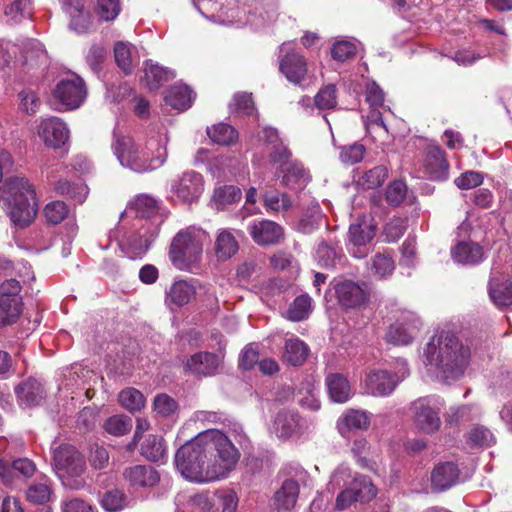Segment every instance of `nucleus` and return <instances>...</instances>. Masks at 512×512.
Segmentation results:
<instances>
[{"label":"nucleus","instance_id":"de8ad7c7","mask_svg":"<svg viewBox=\"0 0 512 512\" xmlns=\"http://www.w3.org/2000/svg\"><path fill=\"white\" fill-rule=\"evenodd\" d=\"M114 57L118 67L126 74L134 69L132 60V46L125 42H117L114 46Z\"/></svg>","mask_w":512,"mask_h":512},{"label":"nucleus","instance_id":"09e8293b","mask_svg":"<svg viewBox=\"0 0 512 512\" xmlns=\"http://www.w3.org/2000/svg\"><path fill=\"white\" fill-rule=\"evenodd\" d=\"M210 139L220 145H229L237 138L236 130L228 124L219 123L207 130Z\"/></svg>","mask_w":512,"mask_h":512},{"label":"nucleus","instance_id":"5fc2aeb1","mask_svg":"<svg viewBox=\"0 0 512 512\" xmlns=\"http://www.w3.org/2000/svg\"><path fill=\"white\" fill-rule=\"evenodd\" d=\"M230 110L240 116H250L255 110L252 94L246 92H238L234 95L230 103Z\"/></svg>","mask_w":512,"mask_h":512},{"label":"nucleus","instance_id":"4468645a","mask_svg":"<svg viewBox=\"0 0 512 512\" xmlns=\"http://www.w3.org/2000/svg\"><path fill=\"white\" fill-rule=\"evenodd\" d=\"M203 190V177L200 173L193 170L183 172L171 184L173 194L184 203H192L198 200Z\"/></svg>","mask_w":512,"mask_h":512},{"label":"nucleus","instance_id":"2f4dec72","mask_svg":"<svg viewBox=\"0 0 512 512\" xmlns=\"http://www.w3.org/2000/svg\"><path fill=\"white\" fill-rule=\"evenodd\" d=\"M299 496V484L293 479H286L275 493L277 509L289 511L296 505Z\"/></svg>","mask_w":512,"mask_h":512},{"label":"nucleus","instance_id":"ea45409f","mask_svg":"<svg viewBox=\"0 0 512 512\" xmlns=\"http://www.w3.org/2000/svg\"><path fill=\"white\" fill-rule=\"evenodd\" d=\"M263 203L267 211L286 212L292 207V200L287 193L269 190L263 194Z\"/></svg>","mask_w":512,"mask_h":512},{"label":"nucleus","instance_id":"412c9836","mask_svg":"<svg viewBox=\"0 0 512 512\" xmlns=\"http://www.w3.org/2000/svg\"><path fill=\"white\" fill-rule=\"evenodd\" d=\"M339 304L345 308L361 307L367 300L363 287L351 280L339 281L334 285Z\"/></svg>","mask_w":512,"mask_h":512},{"label":"nucleus","instance_id":"6ab92c4d","mask_svg":"<svg viewBox=\"0 0 512 512\" xmlns=\"http://www.w3.org/2000/svg\"><path fill=\"white\" fill-rule=\"evenodd\" d=\"M425 173L433 181H445L449 177L450 165L445 151L439 146L430 144L425 148Z\"/></svg>","mask_w":512,"mask_h":512},{"label":"nucleus","instance_id":"20e7f679","mask_svg":"<svg viewBox=\"0 0 512 512\" xmlns=\"http://www.w3.org/2000/svg\"><path fill=\"white\" fill-rule=\"evenodd\" d=\"M0 198L9 208V217L18 228L29 226L38 213L34 186L24 177H12L0 188Z\"/></svg>","mask_w":512,"mask_h":512},{"label":"nucleus","instance_id":"7ed1b4c3","mask_svg":"<svg viewBox=\"0 0 512 512\" xmlns=\"http://www.w3.org/2000/svg\"><path fill=\"white\" fill-rule=\"evenodd\" d=\"M112 149L120 164L136 173L153 171L167 159L166 140L162 138H151L142 147L129 136L116 137Z\"/></svg>","mask_w":512,"mask_h":512},{"label":"nucleus","instance_id":"cd10ccee","mask_svg":"<svg viewBox=\"0 0 512 512\" xmlns=\"http://www.w3.org/2000/svg\"><path fill=\"white\" fill-rule=\"evenodd\" d=\"M18 404L24 408L37 406L44 398V389L34 378L22 381L15 387Z\"/></svg>","mask_w":512,"mask_h":512},{"label":"nucleus","instance_id":"f03ea898","mask_svg":"<svg viewBox=\"0 0 512 512\" xmlns=\"http://www.w3.org/2000/svg\"><path fill=\"white\" fill-rule=\"evenodd\" d=\"M424 356L425 365L435 368L436 377L443 382H449L463 376L470 361L471 351L456 334L441 331L428 342Z\"/></svg>","mask_w":512,"mask_h":512},{"label":"nucleus","instance_id":"0e129e2a","mask_svg":"<svg viewBox=\"0 0 512 512\" xmlns=\"http://www.w3.org/2000/svg\"><path fill=\"white\" fill-rule=\"evenodd\" d=\"M364 154L365 147L362 144L354 143L341 148L340 158L343 163L353 165L360 162Z\"/></svg>","mask_w":512,"mask_h":512},{"label":"nucleus","instance_id":"0eeeda50","mask_svg":"<svg viewBox=\"0 0 512 512\" xmlns=\"http://www.w3.org/2000/svg\"><path fill=\"white\" fill-rule=\"evenodd\" d=\"M158 233V223L155 221L133 225V231L120 242V249L131 260L142 259Z\"/></svg>","mask_w":512,"mask_h":512},{"label":"nucleus","instance_id":"5701e85b","mask_svg":"<svg viewBox=\"0 0 512 512\" xmlns=\"http://www.w3.org/2000/svg\"><path fill=\"white\" fill-rule=\"evenodd\" d=\"M278 173L281 185L292 190H301L310 181L308 171L297 160H291L284 164L279 168Z\"/></svg>","mask_w":512,"mask_h":512},{"label":"nucleus","instance_id":"aec40b11","mask_svg":"<svg viewBox=\"0 0 512 512\" xmlns=\"http://www.w3.org/2000/svg\"><path fill=\"white\" fill-rule=\"evenodd\" d=\"M38 134L45 145L54 149L63 147L69 140V129L58 117H51L41 122Z\"/></svg>","mask_w":512,"mask_h":512},{"label":"nucleus","instance_id":"4c0bfd02","mask_svg":"<svg viewBox=\"0 0 512 512\" xmlns=\"http://www.w3.org/2000/svg\"><path fill=\"white\" fill-rule=\"evenodd\" d=\"M22 313V298L0 299V327L14 324Z\"/></svg>","mask_w":512,"mask_h":512},{"label":"nucleus","instance_id":"a18cd8bd","mask_svg":"<svg viewBox=\"0 0 512 512\" xmlns=\"http://www.w3.org/2000/svg\"><path fill=\"white\" fill-rule=\"evenodd\" d=\"M32 14V0H12L5 8V15L14 23L31 18Z\"/></svg>","mask_w":512,"mask_h":512},{"label":"nucleus","instance_id":"f257e3e1","mask_svg":"<svg viewBox=\"0 0 512 512\" xmlns=\"http://www.w3.org/2000/svg\"><path fill=\"white\" fill-rule=\"evenodd\" d=\"M239 458L238 449L222 431L207 429L177 450L175 464L185 479L208 483L225 478Z\"/></svg>","mask_w":512,"mask_h":512},{"label":"nucleus","instance_id":"6e6d98bb","mask_svg":"<svg viewBox=\"0 0 512 512\" xmlns=\"http://www.w3.org/2000/svg\"><path fill=\"white\" fill-rule=\"evenodd\" d=\"M69 208L63 201H51L44 208V216L50 224L61 223L68 215Z\"/></svg>","mask_w":512,"mask_h":512},{"label":"nucleus","instance_id":"2eb2a0df","mask_svg":"<svg viewBox=\"0 0 512 512\" xmlns=\"http://www.w3.org/2000/svg\"><path fill=\"white\" fill-rule=\"evenodd\" d=\"M247 231L252 240L262 247L278 245L284 240L283 227L268 219L251 221Z\"/></svg>","mask_w":512,"mask_h":512},{"label":"nucleus","instance_id":"c85d7f7f","mask_svg":"<svg viewBox=\"0 0 512 512\" xmlns=\"http://www.w3.org/2000/svg\"><path fill=\"white\" fill-rule=\"evenodd\" d=\"M239 250V243L229 229H220L215 238L214 253L218 261L225 262Z\"/></svg>","mask_w":512,"mask_h":512},{"label":"nucleus","instance_id":"39448f33","mask_svg":"<svg viewBox=\"0 0 512 512\" xmlns=\"http://www.w3.org/2000/svg\"><path fill=\"white\" fill-rule=\"evenodd\" d=\"M211 241L209 234L198 227L180 230L172 239L169 259L180 271L193 272L202 260L203 247Z\"/></svg>","mask_w":512,"mask_h":512},{"label":"nucleus","instance_id":"6e6552de","mask_svg":"<svg viewBox=\"0 0 512 512\" xmlns=\"http://www.w3.org/2000/svg\"><path fill=\"white\" fill-rule=\"evenodd\" d=\"M376 235V225L372 218L362 215L353 222L348 231V251L357 259H363L370 253L368 244Z\"/></svg>","mask_w":512,"mask_h":512},{"label":"nucleus","instance_id":"ddd939ff","mask_svg":"<svg viewBox=\"0 0 512 512\" xmlns=\"http://www.w3.org/2000/svg\"><path fill=\"white\" fill-rule=\"evenodd\" d=\"M53 467L60 478L79 477L86 469L83 455L75 447L65 444L55 449Z\"/></svg>","mask_w":512,"mask_h":512},{"label":"nucleus","instance_id":"49530a36","mask_svg":"<svg viewBox=\"0 0 512 512\" xmlns=\"http://www.w3.org/2000/svg\"><path fill=\"white\" fill-rule=\"evenodd\" d=\"M132 419L126 415H114L109 417L103 424V429L110 435L120 437L132 429Z\"/></svg>","mask_w":512,"mask_h":512},{"label":"nucleus","instance_id":"9d476101","mask_svg":"<svg viewBox=\"0 0 512 512\" xmlns=\"http://www.w3.org/2000/svg\"><path fill=\"white\" fill-rule=\"evenodd\" d=\"M204 289L206 294L215 297L210 287L202 284L198 279H177L165 292V303L171 309H177L189 304L195 298L197 291Z\"/></svg>","mask_w":512,"mask_h":512},{"label":"nucleus","instance_id":"9b49d317","mask_svg":"<svg viewBox=\"0 0 512 512\" xmlns=\"http://www.w3.org/2000/svg\"><path fill=\"white\" fill-rule=\"evenodd\" d=\"M376 495L377 489L371 479L365 475H356L349 485L338 494L335 507L338 510H345L354 502H368Z\"/></svg>","mask_w":512,"mask_h":512},{"label":"nucleus","instance_id":"bf43d9fd","mask_svg":"<svg viewBox=\"0 0 512 512\" xmlns=\"http://www.w3.org/2000/svg\"><path fill=\"white\" fill-rule=\"evenodd\" d=\"M356 54V45L347 40L337 41L331 48V56L334 60L345 62Z\"/></svg>","mask_w":512,"mask_h":512},{"label":"nucleus","instance_id":"e433bc0d","mask_svg":"<svg viewBox=\"0 0 512 512\" xmlns=\"http://www.w3.org/2000/svg\"><path fill=\"white\" fill-rule=\"evenodd\" d=\"M51 494L52 488L47 477H42L39 481H33L25 492L27 501L34 505L46 504L49 502Z\"/></svg>","mask_w":512,"mask_h":512},{"label":"nucleus","instance_id":"1a4fd4ad","mask_svg":"<svg viewBox=\"0 0 512 512\" xmlns=\"http://www.w3.org/2000/svg\"><path fill=\"white\" fill-rule=\"evenodd\" d=\"M280 49L285 51L279 60V70L284 77L290 83L301 87L312 82L314 76L308 71L306 58L294 49H286V44H282Z\"/></svg>","mask_w":512,"mask_h":512},{"label":"nucleus","instance_id":"a878e982","mask_svg":"<svg viewBox=\"0 0 512 512\" xmlns=\"http://www.w3.org/2000/svg\"><path fill=\"white\" fill-rule=\"evenodd\" d=\"M221 358L212 352H198L192 355L185 367L193 374L200 376H213L218 372Z\"/></svg>","mask_w":512,"mask_h":512},{"label":"nucleus","instance_id":"37998d69","mask_svg":"<svg viewBox=\"0 0 512 512\" xmlns=\"http://www.w3.org/2000/svg\"><path fill=\"white\" fill-rule=\"evenodd\" d=\"M100 503L102 507L109 512L121 511L128 504L126 494L118 488L105 491L101 496Z\"/></svg>","mask_w":512,"mask_h":512},{"label":"nucleus","instance_id":"72a5a7b5","mask_svg":"<svg viewBox=\"0 0 512 512\" xmlns=\"http://www.w3.org/2000/svg\"><path fill=\"white\" fill-rule=\"evenodd\" d=\"M370 425L369 415L361 410H348L338 421L339 432L344 435L347 431L366 430Z\"/></svg>","mask_w":512,"mask_h":512},{"label":"nucleus","instance_id":"864d4df0","mask_svg":"<svg viewBox=\"0 0 512 512\" xmlns=\"http://www.w3.org/2000/svg\"><path fill=\"white\" fill-rule=\"evenodd\" d=\"M315 106L320 110H329L337 106V88L328 84L321 88L314 97Z\"/></svg>","mask_w":512,"mask_h":512},{"label":"nucleus","instance_id":"c03bdc74","mask_svg":"<svg viewBox=\"0 0 512 512\" xmlns=\"http://www.w3.org/2000/svg\"><path fill=\"white\" fill-rule=\"evenodd\" d=\"M312 309V299L307 294H302L294 299L287 311L288 319L302 321L308 317Z\"/></svg>","mask_w":512,"mask_h":512},{"label":"nucleus","instance_id":"052dcab7","mask_svg":"<svg viewBox=\"0 0 512 512\" xmlns=\"http://www.w3.org/2000/svg\"><path fill=\"white\" fill-rule=\"evenodd\" d=\"M407 229V221L402 218L391 219L384 227L385 241L393 243L398 241Z\"/></svg>","mask_w":512,"mask_h":512},{"label":"nucleus","instance_id":"f704fd0d","mask_svg":"<svg viewBox=\"0 0 512 512\" xmlns=\"http://www.w3.org/2000/svg\"><path fill=\"white\" fill-rule=\"evenodd\" d=\"M175 77L174 73L158 64L147 61L144 70V81L150 90L160 88L164 83Z\"/></svg>","mask_w":512,"mask_h":512},{"label":"nucleus","instance_id":"603ef678","mask_svg":"<svg viewBox=\"0 0 512 512\" xmlns=\"http://www.w3.org/2000/svg\"><path fill=\"white\" fill-rule=\"evenodd\" d=\"M387 176L388 170L385 166H376L363 174L359 184L365 189H375L384 183Z\"/></svg>","mask_w":512,"mask_h":512},{"label":"nucleus","instance_id":"680f3d73","mask_svg":"<svg viewBox=\"0 0 512 512\" xmlns=\"http://www.w3.org/2000/svg\"><path fill=\"white\" fill-rule=\"evenodd\" d=\"M153 407L157 414L168 417L176 412L178 404L171 396L163 393L155 396Z\"/></svg>","mask_w":512,"mask_h":512},{"label":"nucleus","instance_id":"c756f323","mask_svg":"<svg viewBox=\"0 0 512 512\" xmlns=\"http://www.w3.org/2000/svg\"><path fill=\"white\" fill-rule=\"evenodd\" d=\"M452 258L461 264L465 265H475L480 263L484 258L483 248L472 241L469 242H459L452 250H451Z\"/></svg>","mask_w":512,"mask_h":512},{"label":"nucleus","instance_id":"b1692460","mask_svg":"<svg viewBox=\"0 0 512 512\" xmlns=\"http://www.w3.org/2000/svg\"><path fill=\"white\" fill-rule=\"evenodd\" d=\"M460 470L454 462H443L434 467L431 473L433 491L442 492L459 482Z\"/></svg>","mask_w":512,"mask_h":512},{"label":"nucleus","instance_id":"338daca9","mask_svg":"<svg viewBox=\"0 0 512 512\" xmlns=\"http://www.w3.org/2000/svg\"><path fill=\"white\" fill-rule=\"evenodd\" d=\"M97 9L103 20H114L120 12L119 0H97Z\"/></svg>","mask_w":512,"mask_h":512},{"label":"nucleus","instance_id":"58836bf2","mask_svg":"<svg viewBox=\"0 0 512 512\" xmlns=\"http://www.w3.org/2000/svg\"><path fill=\"white\" fill-rule=\"evenodd\" d=\"M54 190L60 195L69 197L78 204H82L88 195V187L85 184L71 183L66 179H60L55 182Z\"/></svg>","mask_w":512,"mask_h":512},{"label":"nucleus","instance_id":"f8f14e48","mask_svg":"<svg viewBox=\"0 0 512 512\" xmlns=\"http://www.w3.org/2000/svg\"><path fill=\"white\" fill-rule=\"evenodd\" d=\"M306 430V423L298 411L280 408L272 418L271 432L280 440L301 437Z\"/></svg>","mask_w":512,"mask_h":512},{"label":"nucleus","instance_id":"69168bd1","mask_svg":"<svg viewBox=\"0 0 512 512\" xmlns=\"http://www.w3.org/2000/svg\"><path fill=\"white\" fill-rule=\"evenodd\" d=\"M259 361V351L253 344L246 345L240 353L238 365L243 370H251Z\"/></svg>","mask_w":512,"mask_h":512},{"label":"nucleus","instance_id":"423d86ee","mask_svg":"<svg viewBox=\"0 0 512 512\" xmlns=\"http://www.w3.org/2000/svg\"><path fill=\"white\" fill-rule=\"evenodd\" d=\"M444 401L439 396L421 397L411 403L415 426L426 434H433L440 429V413Z\"/></svg>","mask_w":512,"mask_h":512},{"label":"nucleus","instance_id":"8fccbe9b","mask_svg":"<svg viewBox=\"0 0 512 512\" xmlns=\"http://www.w3.org/2000/svg\"><path fill=\"white\" fill-rule=\"evenodd\" d=\"M467 443L471 447H489L495 443V437L487 427L476 425L468 432Z\"/></svg>","mask_w":512,"mask_h":512},{"label":"nucleus","instance_id":"7c9ffc66","mask_svg":"<svg viewBox=\"0 0 512 512\" xmlns=\"http://www.w3.org/2000/svg\"><path fill=\"white\" fill-rule=\"evenodd\" d=\"M325 383L330 398L337 403L346 402L351 396V387L347 378L340 373H330Z\"/></svg>","mask_w":512,"mask_h":512},{"label":"nucleus","instance_id":"13d9d810","mask_svg":"<svg viewBox=\"0 0 512 512\" xmlns=\"http://www.w3.org/2000/svg\"><path fill=\"white\" fill-rule=\"evenodd\" d=\"M315 257L320 266L332 268L340 258V254L335 247L329 246L327 243H321L318 245Z\"/></svg>","mask_w":512,"mask_h":512},{"label":"nucleus","instance_id":"393cba45","mask_svg":"<svg viewBox=\"0 0 512 512\" xmlns=\"http://www.w3.org/2000/svg\"><path fill=\"white\" fill-rule=\"evenodd\" d=\"M399 381L396 374L387 370H377L368 374L365 384L372 395L385 396L394 391Z\"/></svg>","mask_w":512,"mask_h":512},{"label":"nucleus","instance_id":"4be33fe9","mask_svg":"<svg viewBox=\"0 0 512 512\" xmlns=\"http://www.w3.org/2000/svg\"><path fill=\"white\" fill-rule=\"evenodd\" d=\"M127 213L134 215L133 225H140L146 221H155L160 228L161 219L158 216L157 202L148 195H139L131 202Z\"/></svg>","mask_w":512,"mask_h":512},{"label":"nucleus","instance_id":"f3484780","mask_svg":"<svg viewBox=\"0 0 512 512\" xmlns=\"http://www.w3.org/2000/svg\"><path fill=\"white\" fill-rule=\"evenodd\" d=\"M21 63L33 75L44 72L49 65V58L42 43L36 39L25 40L22 44Z\"/></svg>","mask_w":512,"mask_h":512},{"label":"nucleus","instance_id":"473e14b6","mask_svg":"<svg viewBox=\"0 0 512 512\" xmlns=\"http://www.w3.org/2000/svg\"><path fill=\"white\" fill-rule=\"evenodd\" d=\"M283 361L291 366L302 365L309 354L308 345L299 338H289L285 341Z\"/></svg>","mask_w":512,"mask_h":512},{"label":"nucleus","instance_id":"a211bd4d","mask_svg":"<svg viewBox=\"0 0 512 512\" xmlns=\"http://www.w3.org/2000/svg\"><path fill=\"white\" fill-rule=\"evenodd\" d=\"M421 322L412 312H406L387 332V341L394 345H408L419 331Z\"/></svg>","mask_w":512,"mask_h":512},{"label":"nucleus","instance_id":"dca6fc26","mask_svg":"<svg viewBox=\"0 0 512 512\" xmlns=\"http://www.w3.org/2000/svg\"><path fill=\"white\" fill-rule=\"evenodd\" d=\"M55 98L68 109L78 108L86 97V88L79 76L61 80L55 90Z\"/></svg>","mask_w":512,"mask_h":512},{"label":"nucleus","instance_id":"79ce46f5","mask_svg":"<svg viewBox=\"0 0 512 512\" xmlns=\"http://www.w3.org/2000/svg\"><path fill=\"white\" fill-rule=\"evenodd\" d=\"M489 295L494 304L499 307L512 306V278L498 283L496 286L490 284Z\"/></svg>","mask_w":512,"mask_h":512},{"label":"nucleus","instance_id":"e2e57ef3","mask_svg":"<svg viewBox=\"0 0 512 512\" xmlns=\"http://www.w3.org/2000/svg\"><path fill=\"white\" fill-rule=\"evenodd\" d=\"M407 186L401 180L390 183L386 189V200L391 206H399L405 199Z\"/></svg>","mask_w":512,"mask_h":512},{"label":"nucleus","instance_id":"a19ab883","mask_svg":"<svg viewBox=\"0 0 512 512\" xmlns=\"http://www.w3.org/2000/svg\"><path fill=\"white\" fill-rule=\"evenodd\" d=\"M141 454L150 461L162 460L166 455L163 439L155 435H148L141 445Z\"/></svg>","mask_w":512,"mask_h":512},{"label":"nucleus","instance_id":"c9c22d12","mask_svg":"<svg viewBox=\"0 0 512 512\" xmlns=\"http://www.w3.org/2000/svg\"><path fill=\"white\" fill-rule=\"evenodd\" d=\"M165 103L172 108L183 111L188 109L193 101V91L186 85L171 87L165 95Z\"/></svg>","mask_w":512,"mask_h":512},{"label":"nucleus","instance_id":"3c124183","mask_svg":"<svg viewBox=\"0 0 512 512\" xmlns=\"http://www.w3.org/2000/svg\"><path fill=\"white\" fill-rule=\"evenodd\" d=\"M119 401L123 408L130 412H135L144 406L145 398L139 390L126 388L120 392Z\"/></svg>","mask_w":512,"mask_h":512},{"label":"nucleus","instance_id":"bb28decb","mask_svg":"<svg viewBox=\"0 0 512 512\" xmlns=\"http://www.w3.org/2000/svg\"><path fill=\"white\" fill-rule=\"evenodd\" d=\"M124 479L132 487H153L159 480L158 472L150 465H134L124 469Z\"/></svg>","mask_w":512,"mask_h":512},{"label":"nucleus","instance_id":"4d7b16f0","mask_svg":"<svg viewBox=\"0 0 512 512\" xmlns=\"http://www.w3.org/2000/svg\"><path fill=\"white\" fill-rule=\"evenodd\" d=\"M394 261L388 254L377 253L371 262L372 273L380 278L391 275L394 270Z\"/></svg>","mask_w":512,"mask_h":512},{"label":"nucleus","instance_id":"774afa93","mask_svg":"<svg viewBox=\"0 0 512 512\" xmlns=\"http://www.w3.org/2000/svg\"><path fill=\"white\" fill-rule=\"evenodd\" d=\"M454 183L460 189H472L483 183V176L480 172L467 171L457 177Z\"/></svg>","mask_w":512,"mask_h":512}]
</instances>
